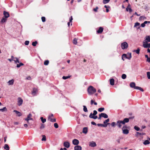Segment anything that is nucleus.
Returning a JSON list of instances; mask_svg holds the SVG:
<instances>
[{"mask_svg": "<svg viewBox=\"0 0 150 150\" xmlns=\"http://www.w3.org/2000/svg\"><path fill=\"white\" fill-rule=\"evenodd\" d=\"M103 30V28L102 27H100L98 30L97 31V32L98 33H101Z\"/></svg>", "mask_w": 150, "mask_h": 150, "instance_id": "obj_21", "label": "nucleus"}, {"mask_svg": "<svg viewBox=\"0 0 150 150\" xmlns=\"http://www.w3.org/2000/svg\"><path fill=\"white\" fill-rule=\"evenodd\" d=\"M71 76H63L62 77V79H67L70 78V77Z\"/></svg>", "mask_w": 150, "mask_h": 150, "instance_id": "obj_42", "label": "nucleus"}, {"mask_svg": "<svg viewBox=\"0 0 150 150\" xmlns=\"http://www.w3.org/2000/svg\"><path fill=\"white\" fill-rule=\"evenodd\" d=\"M64 146L67 148H69L70 146V143H69L68 142H65L64 143Z\"/></svg>", "mask_w": 150, "mask_h": 150, "instance_id": "obj_13", "label": "nucleus"}, {"mask_svg": "<svg viewBox=\"0 0 150 150\" xmlns=\"http://www.w3.org/2000/svg\"><path fill=\"white\" fill-rule=\"evenodd\" d=\"M143 45L144 48H150V43H143Z\"/></svg>", "mask_w": 150, "mask_h": 150, "instance_id": "obj_14", "label": "nucleus"}, {"mask_svg": "<svg viewBox=\"0 0 150 150\" xmlns=\"http://www.w3.org/2000/svg\"><path fill=\"white\" fill-rule=\"evenodd\" d=\"M4 149L6 150H9V147L7 144H5L4 146Z\"/></svg>", "mask_w": 150, "mask_h": 150, "instance_id": "obj_28", "label": "nucleus"}, {"mask_svg": "<svg viewBox=\"0 0 150 150\" xmlns=\"http://www.w3.org/2000/svg\"><path fill=\"white\" fill-rule=\"evenodd\" d=\"M37 44V42L36 41L34 42H33L32 43V45L34 46H35Z\"/></svg>", "mask_w": 150, "mask_h": 150, "instance_id": "obj_50", "label": "nucleus"}, {"mask_svg": "<svg viewBox=\"0 0 150 150\" xmlns=\"http://www.w3.org/2000/svg\"><path fill=\"white\" fill-rule=\"evenodd\" d=\"M0 111L2 112L6 111H7V109L6 107H4L2 109H0Z\"/></svg>", "mask_w": 150, "mask_h": 150, "instance_id": "obj_33", "label": "nucleus"}, {"mask_svg": "<svg viewBox=\"0 0 150 150\" xmlns=\"http://www.w3.org/2000/svg\"><path fill=\"white\" fill-rule=\"evenodd\" d=\"M131 118V117H129V118H125L123 120H122L123 125H125L126 123L128 122L129 121V119H130Z\"/></svg>", "mask_w": 150, "mask_h": 150, "instance_id": "obj_11", "label": "nucleus"}, {"mask_svg": "<svg viewBox=\"0 0 150 150\" xmlns=\"http://www.w3.org/2000/svg\"><path fill=\"white\" fill-rule=\"evenodd\" d=\"M134 129L137 131H138L140 130V128L136 126L134 127Z\"/></svg>", "mask_w": 150, "mask_h": 150, "instance_id": "obj_53", "label": "nucleus"}, {"mask_svg": "<svg viewBox=\"0 0 150 150\" xmlns=\"http://www.w3.org/2000/svg\"><path fill=\"white\" fill-rule=\"evenodd\" d=\"M4 14L6 18H8L9 16L8 13L7 12L4 11Z\"/></svg>", "mask_w": 150, "mask_h": 150, "instance_id": "obj_24", "label": "nucleus"}, {"mask_svg": "<svg viewBox=\"0 0 150 150\" xmlns=\"http://www.w3.org/2000/svg\"><path fill=\"white\" fill-rule=\"evenodd\" d=\"M150 143V142L148 140H146L144 141V142H143V144L144 145H146L149 144Z\"/></svg>", "mask_w": 150, "mask_h": 150, "instance_id": "obj_31", "label": "nucleus"}, {"mask_svg": "<svg viewBox=\"0 0 150 150\" xmlns=\"http://www.w3.org/2000/svg\"><path fill=\"white\" fill-rule=\"evenodd\" d=\"M148 42H150V35L146 36L145 37L143 43H148Z\"/></svg>", "mask_w": 150, "mask_h": 150, "instance_id": "obj_7", "label": "nucleus"}, {"mask_svg": "<svg viewBox=\"0 0 150 150\" xmlns=\"http://www.w3.org/2000/svg\"><path fill=\"white\" fill-rule=\"evenodd\" d=\"M73 43L74 44L76 45L77 43V40L76 38H74L73 40Z\"/></svg>", "mask_w": 150, "mask_h": 150, "instance_id": "obj_45", "label": "nucleus"}, {"mask_svg": "<svg viewBox=\"0 0 150 150\" xmlns=\"http://www.w3.org/2000/svg\"><path fill=\"white\" fill-rule=\"evenodd\" d=\"M81 147L80 146L77 145L74 146V150H81Z\"/></svg>", "mask_w": 150, "mask_h": 150, "instance_id": "obj_19", "label": "nucleus"}, {"mask_svg": "<svg viewBox=\"0 0 150 150\" xmlns=\"http://www.w3.org/2000/svg\"><path fill=\"white\" fill-rule=\"evenodd\" d=\"M79 143V141L77 139H74L72 141V143L74 145H77Z\"/></svg>", "mask_w": 150, "mask_h": 150, "instance_id": "obj_12", "label": "nucleus"}, {"mask_svg": "<svg viewBox=\"0 0 150 150\" xmlns=\"http://www.w3.org/2000/svg\"><path fill=\"white\" fill-rule=\"evenodd\" d=\"M145 134V133H139V132H137V134H136V136H137L139 135H144Z\"/></svg>", "mask_w": 150, "mask_h": 150, "instance_id": "obj_36", "label": "nucleus"}, {"mask_svg": "<svg viewBox=\"0 0 150 150\" xmlns=\"http://www.w3.org/2000/svg\"><path fill=\"white\" fill-rule=\"evenodd\" d=\"M146 17L145 16H141L139 18V21H142L146 20Z\"/></svg>", "mask_w": 150, "mask_h": 150, "instance_id": "obj_30", "label": "nucleus"}, {"mask_svg": "<svg viewBox=\"0 0 150 150\" xmlns=\"http://www.w3.org/2000/svg\"><path fill=\"white\" fill-rule=\"evenodd\" d=\"M7 20V19L6 18H2L1 20V22L2 23H4Z\"/></svg>", "mask_w": 150, "mask_h": 150, "instance_id": "obj_48", "label": "nucleus"}, {"mask_svg": "<svg viewBox=\"0 0 150 150\" xmlns=\"http://www.w3.org/2000/svg\"><path fill=\"white\" fill-rule=\"evenodd\" d=\"M140 49L139 48H138L137 50H133V52H135L137 54H139L140 52Z\"/></svg>", "mask_w": 150, "mask_h": 150, "instance_id": "obj_35", "label": "nucleus"}, {"mask_svg": "<svg viewBox=\"0 0 150 150\" xmlns=\"http://www.w3.org/2000/svg\"><path fill=\"white\" fill-rule=\"evenodd\" d=\"M8 60L10 62H11L12 60H14L13 58H12L11 59H8Z\"/></svg>", "mask_w": 150, "mask_h": 150, "instance_id": "obj_63", "label": "nucleus"}, {"mask_svg": "<svg viewBox=\"0 0 150 150\" xmlns=\"http://www.w3.org/2000/svg\"><path fill=\"white\" fill-rule=\"evenodd\" d=\"M105 109L103 108H98V110L99 112H102Z\"/></svg>", "mask_w": 150, "mask_h": 150, "instance_id": "obj_39", "label": "nucleus"}, {"mask_svg": "<svg viewBox=\"0 0 150 150\" xmlns=\"http://www.w3.org/2000/svg\"><path fill=\"white\" fill-rule=\"evenodd\" d=\"M60 150H67V149L66 148H61Z\"/></svg>", "mask_w": 150, "mask_h": 150, "instance_id": "obj_64", "label": "nucleus"}, {"mask_svg": "<svg viewBox=\"0 0 150 150\" xmlns=\"http://www.w3.org/2000/svg\"><path fill=\"white\" fill-rule=\"evenodd\" d=\"M82 132L85 134H87L88 132V128L87 127H84L83 129Z\"/></svg>", "mask_w": 150, "mask_h": 150, "instance_id": "obj_22", "label": "nucleus"}, {"mask_svg": "<svg viewBox=\"0 0 150 150\" xmlns=\"http://www.w3.org/2000/svg\"><path fill=\"white\" fill-rule=\"evenodd\" d=\"M128 127L126 125H124L122 128V130L123 134H127L129 133V131L127 129Z\"/></svg>", "mask_w": 150, "mask_h": 150, "instance_id": "obj_3", "label": "nucleus"}, {"mask_svg": "<svg viewBox=\"0 0 150 150\" xmlns=\"http://www.w3.org/2000/svg\"><path fill=\"white\" fill-rule=\"evenodd\" d=\"M40 119L41 120L42 122L43 123H44L46 121V119L45 118H43L42 117H40Z\"/></svg>", "mask_w": 150, "mask_h": 150, "instance_id": "obj_38", "label": "nucleus"}, {"mask_svg": "<svg viewBox=\"0 0 150 150\" xmlns=\"http://www.w3.org/2000/svg\"><path fill=\"white\" fill-rule=\"evenodd\" d=\"M126 10L127 11H129L130 13L132 11V10L131 8V5L129 4H128V6L126 8Z\"/></svg>", "mask_w": 150, "mask_h": 150, "instance_id": "obj_16", "label": "nucleus"}, {"mask_svg": "<svg viewBox=\"0 0 150 150\" xmlns=\"http://www.w3.org/2000/svg\"><path fill=\"white\" fill-rule=\"evenodd\" d=\"M122 124L123 125V123L122 120H118L116 122V125L119 128L122 127Z\"/></svg>", "mask_w": 150, "mask_h": 150, "instance_id": "obj_9", "label": "nucleus"}, {"mask_svg": "<svg viewBox=\"0 0 150 150\" xmlns=\"http://www.w3.org/2000/svg\"><path fill=\"white\" fill-rule=\"evenodd\" d=\"M109 121V119H108L107 120H106L104 121L103 122L104 124H105V125L107 123H108V122Z\"/></svg>", "mask_w": 150, "mask_h": 150, "instance_id": "obj_41", "label": "nucleus"}, {"mask_svg": "<svg viewBox=\"0 0 150 150\" xmlns=\"http://www.w3.org/2000/svg\"><path fill=\"white\" fill-rule=\"evenodd\" d=\"M32 115L30 113L27 116V117L25 119V120L27 121L28 123H29V120H32L33 119L31 118Z\"/></svg>", "mask_w": 150, "mask_h": 150, "instance_id": "obj_10", "label": "nucleus"}, {"mask_svg": "<svg viewBox=\"0 0 150 150\" xmlns=\"http://www.w3.org/2000/svg\"><path fill=\"white\" fill-rule=\"evenodd\" d=\"M88 93L89 95L93 94L96 92V89L93 86H89L87 89Z\"/></svg>", "mask_w": 150, "mask_h": 150, "instance_id": "obj_1", "label": "nucleus"}, {"mask_svg": "<svg viewBox=\"0 0 150 150\" xmlns=\"http://www.w3.org/2000/svg\"><path fill=\"white\" fill-rule=\"evenodd\" d=\"M54 127L56 128H58L59 127L57 123H54Z\"/></svg>", "mask_w": 150, "mask_h": 150, "instance_id": "obj_52", "label": "nucleus"}, {"mask_svg": "<svg viewBox=\"0 0 150 150\" xmlns=\"http://www.w3.org/2000/svg\"><path fill=\"white\" fill-rule=\"evenodd\" d=\"M126 75L125 74H122V78L123 79H125L126 78Z\"/></svg>", "mask_w": 150, "mask_h": 150, "instance_id": "obj_44", "label": "nucleus"}, {"mask_svg": "<svg viewBox=\"0 0 150 150\" xmlns=\"http://www.w3.org/2000/svg\"><path fill=\"white\" fill-rule=\"evenodd\" d=\"M110 0H103V3L104 4H106L109 2Z\"/></svg>", "mask_w": 150, "mask_h": 150, "instance_id": "obj_46", "label": "nucleus"}, {"mask_svg": "<svg viewBox=\"0 0 150 150\" xmlns=\"http://www.w3.org/2000/svg\"><path fill=\"white\" fill-rule=\"evenodd\" d=\"M89 145L90 146L92 147H94L96 146V143L95 142L92 141L91 142H89Z\"/></svg>", "mask_w": 150, "mask_h": 150, "instance_id": "obj_15", "label": "nucleus"}, {"mask_svg": "<svg viewBox=\"0 0 150 150\" xmlns=\"http://www.w3.org/2000/svg\"><path fill=\"white\" fill-rule=\"evenodd\" d=\"M91 124L92 125H96V123L94 122H91Z\"/></svg>", "mask_w": 150, "mask_h": 150, "instance_id": "obj_60", "label": "nucleus"}, {"mask_svg": "<svg viewBox=\"0 0 150 150\" xmlns=\"http://www.w3.org/2000/svg\"><path fill=\"white\" fill-rule=\"evenodd\" d=\"M45 127V125L44 124H41V126L40 127V129H43Z\"/></svg>", "mask_w": 150, "mask_h": 150, "instance_id": "obj_51", "label": "nucleus"}, {"mask_svg": "<svg viewBox=\"0 0 150 150\" xmlns=\"http://www.w3.org/2000/svg\"><path fill=\"white\" fill-rule=\"evenodd\" d=\"M41 19L42 21L43 22H45V17H42L41 18Z\"/></svg>", "mask_w": 150, "mask_h": 150, "instance_id": "obj_55", "label": "nucleus"}, {"mask_svg": "<svg viewBox=\"0 0 150 150\" xmlns=\"http://www.w3.org/2000/svg\"><path fill=\"white\" fill-rule=\"evenodd\" d=\"M83 110L84 112H88V110H87V108L86 106L85 105L83 106Z\"/></svg>", "mask_w": 150, "mask_h": 150, "instance_id": "obj_34", "label": "nucleus"}, {"mask_svg": "<svg viewBox=\"0 0 150 150\" xmlns=\"http://www.w3.org/2000/svg\"><path fill=\"white\" fill-rule=\"evenodd\" d=\"M89 117L90 118H93L94 119H96L98 118V117L97 116H92V113H91L90 114Z\"/></svg>", "mask_w": 150, "mask_h": 150, "instance_id": "obj_23", "label": "nucleus"}, {"mask_svg": "<svg viewBox=\"0 0 150 150\" xmlns=\"http://www.w3.org/2000/svg\"><path fill=\"white\" fill-rule=\"evenodd\" d=\"M98 7H96L95 8H94L93 9V10L95 12H97V10L98 9Z\"/></svg>", "mask_w": 150, "mask_h": 150, "instance_id": "obj_57", "label": "nucleus"}, {"mask_svg": "<svg viewBox=\"0 0 150 150\" xmlns=\"http://www.w3.org/2000/svg\"><path fill=\"white\" fill-rule=\"evenodd\" d=\"M101 115H102L101 116L102 117H103L105 118H108V115L105 113H101Z\"/></svg>", "mask_w": 150, "mask_h": 150, "instance_id": "obj_25", "label": "nucleus"}, {"mask_svg": "<svg viewBox=\"0 0 150 150\" xmlns=\"http://www.w3.org/2000/svg\"><path fill=\"white\" fill-rule=\"evenodd\" d=\"M110 124V123H107L105 125H103L101 124H97V126L98 127H106L108 125Z\"/></svg>", "mask_w": 150, "mask_h": 150, "instance_id": "obj_18", "label": "nucleus"}, {"mask_svg": "<svg viewBox=\"0 0 150 150\" xmlns=\"http://www.w3.org/2000/svg\"><path fill=\"white\" fill-rule=\"evenodd\" d=\"M111 125L112 127H114L116 125V123L115 122H113L111 123Z\"/></svg>", "mask_w": 150, "mask_h": 150, "instance_id": "obj_49", "label": "nucleus"}, {"mask_svg": "<svg viewBox=\"0 0 150 150\" xmlns=\"http://www.w3.org/2000/svg\"><path fill=\"white\" fill-rule=\"evenodd\" d=\"M14 81L13 79H12L9 80L8 82V83L9 85H12L13 84Z\"/></svg>", "mask_w": 150, "mask_h": 150, "instance_id": "obj_29", "label": "nucleus"}, {"mask_svg": "<svg viewBox=\"0 0 150 150\" xmlns=\"http://www.w3.org/2000/svg\"><path fill=\"white\" fill-rule=\"evenodd\" d=\"M49 61L48 60H46L44 62V64L45 65H47L49 64Z\"/></svg>", "mask_w": 150, "mask_h": 150, "instance_id": "obj_37", "label": "nucleus"}, {"mask_svg": "<svg viewBox=\"0 0 150 150\" xmlns=\"http://www.w3.org/2000/svg\"><path fill=\"white\" fill-rule=\"evenodd\" d=\"M73 20V18H72V16H71V18L70 19V22H69L68 23V26H69V25H70V22H72V20Z\"/></svg>", "mask_w": 150, "mask_h": 150, "instance_id": "obj_43", "label": "nucleus"}, {"mask_svg": "<svg viewBox=\"0 0 150 150\" xmlns=\"http://www.w3.org/2000/svg\"><path fill=\"white\" fill-rule=\"evenodd\" d=\"M16 60H14L15 62L17 63H18L19 64H17L16 67L18 68L20 67L21 66L24 65V64L21 62L20 63L19 60L17 58H16Z\"/></svg>", "mask_w": 150, "mask_h": 150, "instance_id": "obj_5", "label": "nucleus"}, {"mask_svg": "<svg viewBox=\"0 0 150 150\" xmlns=\"http://www.w3.org/2000/svg\"><path fill=\"white\" fill-rule=\"evenodd\" d=\"M121 45V47L123 50L127 49L128 47V44L125 42L122 43Z\"/></svg>", "mask_w": 150, "mask_h": 150, "instance_id": "obj_4", "label": "nucleus"}, {"mask_svg": "<svg viewBox=\"0 0 150 150\" xmlns=\"http://www.w3.org/2000/svg\"><path fill=\"white\" fill-rule=\"evenodd\" d=\"M94 102H95L93 100H91V105H92L93 104V103H94Z\"/></svg>", "mask_w": 150, "mask_h": 150, "instance_id": "obj_61", "label": "nucleus"}, {"mask_svg": "<svg viewBox=\"0 0 150 150\" xmlns=\"http://www.w3.org/2000/svg\"><path fill=\"white\" fill-rule=\"evenodd\" d=\"M147 57V61L148 62H149L150 63V57Z\"/></svg>", "mask_w": 150, "mask_h": 150, "instance_id": "obj_58", "label": "nucleus"}, {"mask_svg": "<svg viewBox=\"0 0 150 150\" xmlns=\"http://www.w3.org/2000/svg\"><path fill=\"white\" fill-rule=\"evenodd\" d=\"M140 25V23L138 22H137L135 23V25H134L135 27L139 25Z\"/></svg>", "mask_w": 150, "mask_h": 150, "instance_id": "obj_59", "label": "nucleus"}, {"mask_svg": "<svg viewBox=\"0 0 150 150\" xmlns=\"http://www.w3.org/2000/svg\"><path fill=\"white\" fill-rule=\"evenodd\" d=\"M97 114V111L96 110H94L93 111V114H92V115H93V116H95Z\"/></svg>", "mask_w": 150, "mask_h": 150, "instance_id": "obj_54", "label": "nucleus"}, {"mask_svg": "<svg viewBox=\"0 0 150 150\" xmlns=\"http://www.w3.org/2000/svg\"><path fill=\"white\" fill-rule=\"evenodd\" d=\"M150 23V21H145L143 23H142L141 24V26L142 27H144L145 26V24L147 23L149 24Z\"/></svg>", "mask_w": 150, "mask_h": 150, "instance_id": "obj_20", "label": "nucleus"}, {"mask_svg": "<svg viewBox=\"0 0 150 150\" xmlns=\"http://www.w3.org/2000/svg\"><path fill=\"white\" fill-rule=\"evenodd\" d=\"M115 81L113 79H110V83L111 85H114Z\"/></svg>", "mask_w": 150, "mask_h": 150, "instance_id": "obj_27", "label": "nucleus"}, {"mask_svg": "<svg viewBox=\"0 0 150 150\" xmlns=\"http://www.w3.org/2000/svg\"><path fill=\"white\" fill-rule=\"evenodd\" d=\"M23 99L21 97L18 98V105L19 106L21 105L23 103Z\"/></svg>", "mask_w": 150, "mask_h": 150, "instance_id": "obj_8", "label": "nucleus"}, {"mask_svg": "<svg viewBox=\"0 0 150 150\" xmlns=\"http://www.w3.org/2000/svg\"><path fill=\"white\" fill-rule=\"evenodd\" d=\"M131 57H122V59L124 61L125 59H128L130 60V59Z\"/></svg>", "mask_w": 150, "mask_h": 150, "instance_id": "obj_32", "label": "nucleus"}, {"mask_svg": "<svg viewBox=\"0 0 150 150\" xmlns=\"http://www.w3.org/2000/svg\"><path fill=\"white\" fill-rule=\"evenodd\" d=\"M147 76L148 79H150V72H147Z\"/></svg>", "mask_w": 150, "mask_h": 150, "instance_id": "obj_47", "label": "nucleus"}, {"mask_svg": "<svg viewBox=\"0 0 150 150\" xmlns=\"http://www.w3.org/2000/svg\"><path fill=\"white\" fill-rule=\"evenodd\" d=\"M42 138L41 139L42 141H46V137L45 135H43L42 136Z\"/></svg>", "mask_w": 150, "mask_h": 150, "instance_id": "obj_40", "label": "nucleus"}, {"mask_svg": "<svg viewBox=\"0 0 150 150\" xmlns=\"http://www.w3.org/2000/svg\"><path fill=\"white\" fill-rule=\"evenodd\" d=\"M101 115H101V114H100L99 115V117L98 118V119H99V120H100L101 119V117H102Z\"/></svg>", "mask_w": 150, "mask_h": 150, "instance_id": "obj_62", "label": "nucleus"}, {"mask_svg": "<svg viewBox=\"0 0 150 150\" xmlns=\"http://www.w3.org/2000/svg\"><path fill=\"white\" fill-rule=\"evenodd\" d=\"M53 117V114H51L48 117V120H49L50 122H56V120L55 118H52Z\"/></svg>", "mask_w": 150, "mask_h": 150, "instance_id": "obj_6", "label": "nucleus"}, {"mask_svg": "<svg viewBox=\"0 0 150 150\" xmlns=\"http://www.w3.org/2000/svg\"><path fill=\"white\" fill-rule=\"evenodd\" d=\"M29 43V42L28 41H26L25 42V45H28Z\"/></svg>", "mask_w": 150, "mask_h": 150, "instance_id": "obj_56", "label": "nucleus"}, {"mask_svg": "<svg viewBox=\"0 0 150 150\" xmlns=\"http://www.w3.org/2000/svg\"><path fill=\"white\" fill-rule=\"evenodd\" d=\"M130 86L131 88H133L134 89H138L140 90L141 91H144V90L141 88L139 86H135V83L134 82H131L130 84Z\"/></svg>", "mask_w": 150, "mask_h": 150, "instance_id": "obj_2", "label": "nucleus"}, {"mask_svg": "<svg viewBox=\"0 0 150 150\" xmlns=\"http://www.w3.org/2000/svg\"><path fill=\"white\" fill-rule=\"evenodd\" d=\"M13 112H16L17 115L18 116H20L22 115V114L20 112L16 110H13Z\"/></svg>", "mask_w": 150, "mask_h": 150, "instance_id": "obj_26", "label": "nucleus"}, {"mask_svg": "<svg viewBox=\"0 0 150 150\" xmlns=\"http://www.w3.org/2000/svg\"><path fill=\"white\" fill-rule=\"evenodd\" d=\"M38 89L35 88H34L33 89V90L32 92V94L33 95L35 96L36 95V93L38 92Z\"/></svg>", "mask_w": 150, "mask_h": 150, "instance_id": "obj_17", "label": "nucleus"}]
</instances>
